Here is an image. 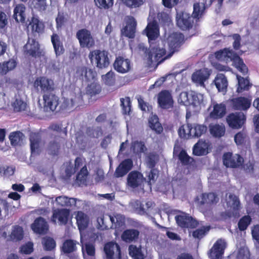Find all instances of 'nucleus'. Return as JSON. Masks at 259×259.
<instances>
[{"label": "nucleus", "mask_w": 259, "mask_h": 259, "mask_svg": "<svg viewBox=\"0 0 259 259\" xmlns=\"http://www.w3.org/2000/svg\"><path fill=\"white\" fill-rule=\"evenodd\" d=\"M114 74L113 72L109 71L105 75L102 76L103 80L105 84L109 85H111L114 84L115 82Z\"/></svg>", "instance_id": "nucleus-61"}, {"label": "nucleus", "mask_w": 259, "mask_h": 259, "mask_svg": "<svg viewBox=\"0 0 259 259\" xmlns=\"http://www.w3.org/2000/svg\"><path fill=\"white\" fill-rule=\"evenodd\" d=\"M96 5L100 9H109L114 3V0H94Z\"/></svg>", "instance_id": "nucleus-54"}, {"label": "nucleus", "mask_w": 259, "mask_h": 259, "mask_svg": "<svg viewBox=\"0 0 259 259\" xmlns=\"http://www.w3.org/2000/svg\"><path fill=\"white\" fill-rule=\"evenodd\" d=\"M131 149L134 153L140 155L144 153L147 148L143 142L137 140L132 142Z\"/></svg>", "instance_id": "nucleus-41"}, {"label": "nucleus", "mask_w": 259, "mask_h": 259, "mask_svg": "<svg viewBox=\"0 0 259 259\" xmlns=\"http://www.w3.org/2000/svg\"><path fill=\"white\" fill-rule=\"evenodd\" d=\"M209 144L207 142L202 140L199 141L194 146L193 153L196 156L206 155L208 152Z\"/></svg>", "instance_id": "nucleus-26"}, {"label": "nucleus", "mask_w": 259, "mask_h": 259, "mask_svg": "<svg viewBox=\"0 0 259 259\" xmlns=\"http://www.w3.org/2000/svg\"><path fill=\"white\" fill-rule=\"evenodd\" d=\"M32 31L39 33L41 32L44 29V25L37 18L33 17L29 23Z\"/></svg>", "instance_id": "nucleus-50"}, {"label": "nucleus", "mask_w": 259, "mask_h": 259, "mask_svg": "<svg viewBox=\"0 0 259 259\" xmlns=\"http://www.w3.org/2000/svg\"><path fill=\"white\" fill-rule=\"evenodd\" d=\"M55 200L60 206L71 207L75 205L77 199L74 198H69L65 196H60L57 197Z\"/></svg>", "instance_id": "nucleus-37"}, {"label": "nucleus", "mask_w": 259, "mask_h": 259, "mask_svg": "<svg viewBox=\"0 0 259 259\" xmlns=\"http://www.w3.org/2000/svg\"><path fill=\"white\" fill-rule=\"evenodd\" d=\"M183 40V35L180 32H174L168 36L167 38V42L171 52L168 57H170L175 51H177Z\"/></svg>", "instance_id": "nucleus-11"}, {"label": "nucleus", "mask_w": 259, "mask_h": 259, "mask_svg": "<svg viewBox=\"0 0 259 259\" xmlns=\"http://www.w3.org/2000/svg\"><path fill=\"white\" fill-rule=\"evenodd\" d=\"M25 9V7L23 4L17 5L14 8L13 17L17 22H24Z\"/></svg>", "instance_id": "nucleus-34"}, {"label": "nucleus", "mask_w": 259, "mask_h": 259, "mask_svg": "<svg viewBox=\"0 0 259 259\" xmlns=\"http://www.w3.org/2000/svg\"><path fill=\"white\" fill-rule=\"evenodd\" d=\"M88 135L92 137L98 138L102 134L101 127H97L96 128H88L87 130Z\"/></svg>", "instance_id": "nucleus-63"}, {"label": "nucleus", "mask_w": 259, "mask_h": 259, "mask_svg": "<svg viewBox=\"0 0 259 259\" xmlns=\"http://www.w3.org/2000/svg\"><path fill=\"white\" fill-rule=\"evenodd\" d=\"M209 131L213 137L220 138L225 135L226 129L225 126L222 124H212L209 125Z\"/></svg>", "instance_id": "nucleus-38"}, {"label": "nucleus", "mask_w": 259, "mask_h": 259, "mask_svg": "<svg viewBox=\"0 0 259 259\" xmlns=\"http://www.w3.org/2000/svg\"><path fill=\"white\" fill-rule=\"evenodd\" d=\"M34 87L38 92L49 94L54 90V81L46 77H37L34 82Z\"/></svg>", "instance_id": "nucleus-7"}, {"label": "nucleus", "mask_w": 259, "mask_h": 259, "mask_svg": "<svg viewBox=\"0 0 259 259\" xmlns=\"http://www.w3.org/2000/svg\"><path fill=\"white\" fill-rule=\"evenodd\" d=\"M230 102L232 108L235 110L246 111L251 104V100L244 97L233 98Z\"/></svg>", "instance_id": "nucleus-13"}, {"label": "nucleus", "mask_w": 259, "mask_h": 259, "mask_svg": "<svg viewBox=\"0 0 259 259\" xmlns=\"http://www.w3.org/2000/svg\"><path fill=\"white\" fill-rule=\"evenodd\" d=\"M210 230V226H204L200 229H198L195 231H193L192 236L195 238L201 239Z\"/></svg>", "instance_id": "nucleus-59"}, {"label": "nucleus", "mask_w": 259, "mask_h": 259, "mask_svg": "<svg viewBox=\"0 0 259 259\" xmlns=\"http://www.w3.org/2000/svg\"><path fill=\"white\" fill-rule=\"evenodd\" d=\"M178 101L179 103L186 106L192 105L198 108L204 106L206 103L203 94L194 91L182 92L179 95Z\"/></svg>", "instance_id": "nucleus-4"}, {"label": "nucleus", "mask_w": 259, "mask_h": 259, "mask_svg": "<svg viewBox=\"0 0 259 259\" xmlns=\"http://www.w3.org/2000/svg\"><path fill=\"white\" fill-rule=\"evenodd\" d=\"M200 198L201 200L199 201L200 204H214L219 201L218 196L214 193L202 194Z\"/></svg>", "instance_id": "nucleus-36"}, {"label": "nucleus", "mask_w": 259, "mask_h": 259, "mask_svg": "<svg viewBox=\"0 0 259 259\" xmlns=\"http://www.w3.org/2000/svg\"><path fill=\"white\" fill-rule=\"evenodd\" d=\"M76 37L80 47L82 48L90 49L95 45V39L91 32L86 28L78 30L76 32Z\"/></svg>", "instance_id": "nucleus-6"}, {"label": "nucleus", "mask_w": 259, "mask_h": 259, "mask_svg": "<svg viewBox=\"0 0 259 259\" xmlns=\"http://www.w3.org/2000/svg\"><path fill=\"white\" fill-rule=\"evenodd\" d=\"M139 234V231L137 229H126L123 232L121 237L123 241L131 243L136 241L138 239Z\"/></svg>", "instance_id": "nucleus-27"}, {"label": "nucleus", "mask_w": 259, "mask_h": 259, "mask_svg": "<svg viewBox=\"0 0 259 259\" xmlns=\"http://www.w3.org/2000/svg\"><path fill=\"white\" fill-rule=\"evenodd\" d=\"M178 225L182 228H195L197 226V222L188 214L183 213L175 217Z\"/></svg>", "instance_id": "nucleus-16"}, {"label": "nucleus", "mask_w": 259, "mask_h": 259, "mask_svg": "<svg viewBox=\"0 0 259 259\" xmlns=\"http://www.w3.org/2000/svg\"><path fill=\"white\" fill-rule=\"evenodd\" d=\"M129 254L134 259H143L144 255L141 251V249L134 245H131L128 247Z\"/></svg>", "instance_id": "nucleus-46"}, {"label": "nucleus", "mask_w": 259, "mask_h": 259, "mask_svg": "<svg viewBox=\"0 0 259 259\" xmlns=\"http://www.w3.org/2000/svg\"><path fill=\"white\" fill-rule=\"evenodd\" d=\"M192 127L191 124L188 123L180 126L178 130L179 136L184 139L192 138Z\"/></svg>", "instance_id": "nucleus-42"}, {"label": "nucleus", "mask_w": 259, "mask_h": 259, "mask_svg": "<svg viewBox=\"0 0 259 259\" xmlns=\"http://www.w3.org/2000/svg\"><path fill=\"white\" fill-rule=\"evenodd\" d=\"M23 229L21 227L15 226L14 227L11 234V238L13 240L18 241L23 238Z\"/></svg>", "instance_id": "nucleus-52"}, {"label": "nucleus", "mask_w": 259, "mask_h": 259, "mask_svg": "<svg viewBox=\"0 0 259 259\" xmlns=\"http://www.w3.org/2000/svg\"><path fill=\"white\" fill-rule=\"evenodd\" d=\"M214 82L219 92L223 93L226 92L228 81L224 74H218L215 78Z\"/></svg>", "instance_id": "nucleus-30"}, {"label": "nucleus", "mask_w": 259, "mask_h": 259, "mask_svg": "<svg viewBox=\"0 0 259 259\" xmlns=\"http://www.w3.org/2000/svg\"><path fill=\"white\" fill-rule=\"evenodd\" d=\"M89 57L92 65L99 68H106L110 64L109 53L105 50H94L90 53Z\"/></svg>", "instance_id": "nucleus-5"}, {"label": "nucleus", "mask_w": 259, "mask_h": 259, "mask_svg": "<svg viewBox=\"0 0 259 259\" xmlns=\"http://www.w3.org/2000/svg\"><path fill=\"white\" fill-rule=\"evenodd\" d=\"M246 119L245 114L241 112L232 113L226 118L229 126L235 129L240 128L245 123Z\"/></svg>", "instance_id": "nucleus-8"}, {"label": "nucleus", "mask_w": 259, "mask_h": 259, "mask_svg": "<svg viewBox=\"0 0 259 259\" xmlns=\"http://www.w3.org/2000/svg\"><path fill=\"white\" fill-rule=\"evenodd\" d=\"M226 200L228 206L234 210L239 209L240 201L238 198L235 195L230 194Z\"/></svg>", "instance_id": "nucleus-45"}, {"label": "nucleus", "mask_w": 259, "mask_h": 259, "mask_svg": "<svg viewBox=\"0 0 259 259\" xmlns=\"http://www.w3.org/2000/svg\"><path fill=\"white\" fill-rule=\"evenodd\" d=\"M24 136L22 133L17 131L11 133L9 139L13 146L21 145L23 143Z\"/></svg>", "instance_id": "nucleus-40"}, {"label": "nucleus", "mask_w": 259, "mask_h": 259, "mask_svg": "<svg viewBox=\"0 0 259 259\" xmlns=\"http://www.w3.org/2000/svg\"><path fill=\"white\" fill-rule=\"evenodd\" d=\"M95 74L91 69L88 70L85 67L79 68L76 72L77 76L82 80L90 81L95 78Z\"/></svg>", "instance_id": "nucleus-33"}, {"label": "nucleus", "mask_w": 259, "mask_h": 259, "mask_svg": "<svg viewBox=\"0 0 259 259\" xmlns=\"http://www.w3.org/2000/svg\"><path fill=\"white\" fill-rule=\"evenodd\" d=\"M251 219L249 215H245L243 217L238 223V228L240 230L244 231L246 230L250 224Z\"/></svg>", "instance_id": "nucleus-55"}, {"label": "nucleus", "mask_w": 259, "mask_h": 259, "mask_svg": "<svg viewBox=\"0 0 259 259\" xmlns=\"http://www.w3.org/2000/svg\"><path fill=\"white\" fill-rule=\"evenodd\" d=\"M24 51L33 57L36 58L39 55V44L33 38L28 37L26 44L24 47Z\"/></svg>", "instance_id": "nucleus-22"}, {"label": "nucleus", "mask_w": 259, "mask_h": 259, "mask_svg": "<svg viewBox=\"0 0 259 259\" xmlns=\"http://www.w3.org/2000/svg\"><path fill=\"white\" fill-rule=\"evenodd\" d=\"M88 175V171L85 165L81 167L80 171L76 176V181L79 185L84 184Z\"/></svg>", "instance_id": "nucleus-51"}, {"label": "nucleus", "mask_w": 259, "mask_h": 259, "mask_svg": "<svg viewBox=\"0 0 259 259\" xmlns=\"http://www.w3.org/2000/svg\"><path fill=\"white\" fill-rule=\"evenodd\" d=\"M17 65V62L15 59H11L8 61L4 62L0 65L1 72L3 74H6L9 71L14 69Z\"/></svg>", "instance_id": "nucleus-43"}, {"label": "nucleus", "mask_w": 259, "mask_h": 259, "mask_svg": "<svg viewBox=\"0 0 259 259\" xmlns=\"http://www.w3.org/2000/svg\"><path fill=\"white\" fill-rule=\"evenodd\" d=\"M133 166V162L132 159L129 158L124 159L116 167L114 174L115 177H123L132 168Z\"/></svg>", "instance_id": "nucleus-19"}, {"label": "nucleus", "mask_w": 259, "mask_h": 259, "mask_svg": "<svg viewBox=\"0 0 259 259\" xmlns=\"http://www.w3.org/2000/svg\"><path fill=\"white\" fill-rule=\"evenodd\" d=\"M104 250L108 259H120L121 258L120 246L116 243L112 242L107 243L104 246Z\"/></svg>", "instance_id": "nucleus-14"}, {"label": "nucleus", "mask_w": 259, "mask_h": 259, "mask_svg": "<svg viewBox=\"0 0 259 259\" xmlns=\"http://www.w3.org/2000/svg\"><path fill=\"white\" fill-rule=\"evenodd\" d=\"M40 142V136L38 133H31L30 135V142L31 153L33 154L37 153Z\"/></svg>", "instance_id": "nucleus-35"}, {"label": "nucleus", "mask_w": 259, "mask_h": 259, "mask_svg": "<svg viewBox=\"0 0 259 259\" xmlns=\"http://www.w3.org/2000/svg\"><path fill=\"white\" fill-rule=\"evenodd\" d=\"M44 101V110L46 112L54 111L59 105V98L52 93L45 94L43 96Z\"/></svg>", "instance_id": "nucleus-10"}, {"label": "nucleus", "mask_w": 259, "mask_h": 259, "mask_svg": "<svg viewBox=\"0 0 259 259\" xmlns=\"http://www.w3.org/2000/svg\"><path fill=\"white\" fill-rule=\"evenodd\" d=\"M148 124L150 128L157 134H161L163 127L159 122V118L156 115L152 114L149 118Z\"/></svg>", "instance_id": "nucleus-32"}, {"label": "nucleus", "mask_w": 259, "mask_h": 259, "mask_svg": "<svg viewBox=\"0 0 259 259\" xmlns=\"http://www.w3.org/2000/svg\"><path fill=\"white\" fill-rule=\"evenodd\" d=\"M158 161V157L154 153L149 154L146 158V162L147 166L150 168H153Z\"/></svg>", "instance_id": "nucleus-57"}, {"label": "nucleus", "mask_w": 259, "mask_h": 259, "mask_svg": "<svg viewBox=\"0 0 259 259\" xmlns=\"http://www.w3.org/2000/svg\"><path fill=\"white\" fill-rule=\"evenodd\" d=\"M42 243L44 249L46 250H51L56 246L55 241L50 237H45L42 239Z\"/></svg>", "instance_id": "nucleus-58"}, {"label": "nucleus", "mask_w": 259, "mask_h": 259, "mask_svg": "<svg viewBox=\"0 0 259 259\" xmlns=\"http://www.w3.org/2000/svg\"><path fill=\"white\" fill-rule=\"evenodd\" d=\"M14 110L16 112L24 111L26 108L27 104L25 102L19 98H16L12 103Z\"/></svg>", "instance_id": "nucleus-48"}, {"label": "nucleus", "mask_w": 259, "mask_h": 259, "mask_svg": "<svg viewBox=\"0 0 259 259\" xmlns=\"http://www.w3.org/2000/svg\"><path fill=\"white\" fill-rule=\"evenodd\" d=\"M75 218L80 231L84 230L88 227L89 219L88 215L84 212L81 211H77Z\"/></svg>", "instance_id": "nucleus-31"}, {"label": "nucleus", "mask_w": 259, "mask_h": 259, "mask_svg": "<svg viewBox=\"0 0 259 259\" xmlns=\"http://www.w3.org/2000/svg\"><path fill=\"white\" fill-rule=\"evenodd\" d=\"M226 112V107L225 104L215 103L213 105V110L210 113V117L213 119L220 118L223 117Z\"/></svg>", "instance_id": "nucleus-28"}, {"label": "nucleus", "mask_w": 259, "mask_h": 259, "mask_svg": "<svg viewBox=\"0 0 259 259\" xmlns=\"http://www.w3.org/2000/svg\"><path fill=\"white\" fill-rule=\"evenodd\" d=\"M192 127V138H198L204 134L207 127L206 126L201 124H191Z\"/></svg>", "instance_id": "nucleus-44"}, {"label": "nucleus", "mask_w": 259, "mask_h": 259, "mask_svg": "<svg viewBox=\"0 0 259 259\" xmlns=\"http://www.w3.org/2000/svg\"><path fill=\"white\" fill-rule=\"evenodd\" d=\"M223 161L227 167H236L242 165L243 159L239 154L228 152L224 154Z\"/></svg>", "instance_id": "nucleus-9"}, {"label": "nucleus", "mask_w": 259, "mask_h": 259, "mask_svg": "<svg viewBox=\"0 0 259 259\" xmlns=\"http://www.w3.org/2000/svg\"><path fill=\"white\" fill-rule=\"evenodd\" d=\"M48 225L45 220L39 217L31 225L32 230L37 234H46L48 230Z\"/></svg>", "instance_id": "nucleus-25"}, {"label": "nucleus", "mask_w": 259, "mask_h": 259, "mask_svg": "<svg viewBox=\"0 0 259 259\" xmlns=\"http://www.w3.org/2000/svg\"><path fill=\"white\" fill-rule=\"evenodd\" d=\"M157 102L159 106L163 109L171 108L174 101L171 93L167 90H162L158 95Z\"/></svg>", "instance_id": "nucleus-12"}, {"label": "nucleus", "mask_w": 259, "mask_h": 259, "mask_svg": "<svg viewBox=\"0 0 259 259\" xmlns=\"http://www.w3.org/2000/svg\"><path fill=\"white\" fill-rule=\"evenodd\" d=\"M212 3V0H200L199 3H195L192 16L186 12L178 14L176 17L178 26L183 30L191 28L194 22L193 19L201 17L205 10L211 6Z\"/></svg>", "instance_id": "nucleus-2"}, {"label": "nucleus", "mask_w": 259, "mask_h": 259, "mask_svg": "<svg viewBox=\"0 0 259 259\" xmlns=\"http://www.w3.org/2000/svg\"><path fill=\"white\" fill-rule=\"evenodd\" d=\"M209 75L208 70L205 68L201 69L192 74V80L197 85L204 87V82L208 78Z\"/></svg>", "instance_id": "nucleus-20"}, {"label": "nucleus", "mask_w": 259, "mask_h": 259, "mask_svg": "<svg viewBox=\"0 0 259 259\" xmlns=\"http://www.w3.org/2000/svg\"><path fill=\"white\" fill-rule=\"evenodd\" d=\"M130 205L137 213L141 215L145 214L146 208L144 207V203L140 201L133 200L130 202Z\"/></svg>", "instance_id": "nucleus-47"}, {"label": "nucleus", "mask_w": 259, "mask_h": 259, "mask_svg": "<svg viewBox=\"0 0 259 259\" xmlns=\"http://www.w3.org/2000/svg\"><path fill=\"white\" fill-rule=\"evenodd\" d=\"M69 211L65 208L56 209L53 211L51 221L55 224L58 223L59 225H65L68 220Z\"/></svg>", "instance_id": "nucleus-15"}, {"label": "nucleus", "mask_w": 259, "mask_h": 259, "mask_svg": "<svg viewBox=\"0 0 259 259\" xmlns=\"http://www.w3.org/2000/svg\"><path fill=\"white\" fill-rule=\"evenodd\" d=\"M114 69L120 73H126L131 69V62L122 57H117L113 64Z\"/></svg>", "instance_id": "nucleus-18"}, {"label": "nucleus", "mask_w": 259, "mask_h": 259, "mask_svg": "<svg viewBox=\"0 0 259 259\" xmlns=\"http://www.w3.org/2000/svg\"><path fill=\"white\" fill-rule=\"evenodd\" d=\"M121 106L124 114H129L131 110V101L128 97L120 99Z\"/></svg>", "instance_id": "nucleus-53"}, {"label": "nucleus", "mask_w": 259, "mask_h": 259, "mask_svg": "<svg viewBox=\"0 0 259 259\" xmlns=\"http://www.w3.org/2000/svg\"><path fill=\"white\" fill-rule=\"evenodd\" d=\"M238 87L237 90L238 93L241 92L243 90H247L249 88V82L247 78H244L240 76L237 75Z\"/></svg>", "instance_id": "nucleus-49"}, {"label": "nucleus", "mask_w": 259, "mask_h": 259, "mask_svg": "<svg viewBox=\"0 0 259 259\" xmlns=\"http://www.w3.org/2000/svg\"><path fill=\"white\" fill-rule=\"evenodd\" d=\"M78 242L72 239L66 240L62 245V251L65 253H69L75 251L77 249V245Z\"/></svg>", "instance_id": "nucleus-39"}, {"label": "nucleus", "mask_w": 259, "mask_h": 259, "mask_svg": "<svg viewBox=\"0 0 259 259\" xmlns=\"http://www.w3.org/2000/svg\"><path fill=\"white\" fill-rule=\"evenodd\" d=\"M179 159L184 165H187L189 163L190 160L192 159L184 150H182L179 154Z\"/></svg>", "instance_id": "nucleus-62"}, {"label": "nucleus", "mask_w": 259, "mask_h": 259, "mask_svg": "<svg viewBox=\"0 0 259 259\" xmlns=\"http://www.w3.org/2000/svg\"><path fill=\"white\" fill-rule=\"evenodd\" d=\"M144 180L142 174L138 171H132L127 177V185L132 188H136L142 183Z\"/></svg>", "instance_id": "nucleus-21"}, {"label": "nucleus", "mask_w": 259, "mask_h": 259, "mask_svg": "<svg viewBox=\"0 0 259 259\" xmlns=\"http://www.w3.org/2000/svg\"><path fill=\"white\" fill-rule=\"evenodd\" d=\"M114 219V228H117L122 226L124 224V217L121 214H116L112 215Z\"/></svg>", "instance_id": "nucleus-64"}, {"label": "nucleus", "mask_w": 259, "mask_h": 259, "mask_svg": "<svg viewBox=\"0 0 259 259\" xmlns=\"http://www.w3.org/2000/svg\"><path fill=\"white\" fill-rule=\"evenodd\" d=\"M101 91V87L99 84L93 82L91 83L87 88V93L93 96L99 94Z\"/></svg>", "instance_id": "nucleus-56"}, {"label": "nucleus", "mask_w": 259, "mask_h": 259, "mask_svg": "<svg viewBox=\"0 0 259 259\" xmlns=\"http://www.w3.org/2000/svg\"><path fill=\"white\" fill-rule=\"evenodd\" d=\"M144 32L147 36L150 44L149 51L147 52V48H145L144 44L139 45V48L145 53V59L147 61L148 65H151L153 63H157L158 65L162 63L168 57H163L166 53L165 49L163 47L162 41H161V46L159 44H157L155 39L159 35V28L157 22L155 21L148 23Z\"/></svg>", "instance_id": "nucleus-1"}, {"label": "nucleus", "mask_w": 259, "mask_h": 259, "mask_svg": "<svg viewBox=\"0 0 259 259\" xmlns=\"http://www.w3.org/2000/svg\"><path fill=\"white\" fill-rule=\"evenodd\" d=\"M126 25L122 29V32L124 34L130 38L135 37L136 29L137 26V22L136 19L132 16H127L126 17Z\"/></svg>", "instance_id": "nucleus-23"}, {"label": "nucleus", "mask_w": 259, "mask_h": 259, "mask_svg": "<svg viewBox=\"0 0 259 259\" xmlns=\"http://www.w3.org/2000/svg\"><path fill=\"white\" fill-rule=\"evenodd\" d=\"M47 0H33L32 4L35 9L39 11H45L47 7Z\"/></svg>", "instance_id": "nucleus-60"}, {"label": "nucleus", "mask_w": 259, "mask_h": 259, "mask_svg": "<svg viewBox=\"0 0 259 259\" xmlns=\"http://www.w3.org/2000/svg\"><path fill=\"white\" fill-rule=\"evenodd\" d=\"M114 221L115 219L112 215L108 214H103L97 219L98 228L101 230L113 229Z\"/></svg>", "instance_id": "nucleus-24"}, {"label": "nucleus", "mask_w": 259, "mask_h": 259, "mask_svg": "<svg viewBox=\"0 0 259 259\" xmlns=\"http://www.w3.org/2000/svg\"><path fill=\"white\" fill-rule=\"evenodd\" d=\"M226 247L224 240L219 239L213 244L209 251V256L211 259H219L222 257Z\"/></svg>", "instance_id": "nucleus-17"}, {"label": "nucleus", "mask_w": 259, "mask_h": 259, "mask_svg": "<svg viewBox=\"0 0 259 259\" xmlns=\"http://www.w3.org/2000/svg\"><path fill=\"white\" fill-rule=\"evenodd\" d=\"M51 42L57 57L62 54L64 51L63 44L60 36L56 33H53L51 37Z\"/></svg>", "instance_id": "nucleus-29"}, {"label": "nucleus", "mask_w": 259, "mask_h": 259, "mask_svg": "<svg viewBox=\"0 0 259 259\" xmlns=\"http://www.w3.org/2000/svg\"><path fill=\"white\" fill-rule=\"evenodd\" d=\"M215 56L219 61H223L226 63L232 62V65L243 75L247 72V68L243 60L232 50L228 48L220 50L215 52Z\"/></svg>", "instance_id": "nucleus-3"}]
</instances>
